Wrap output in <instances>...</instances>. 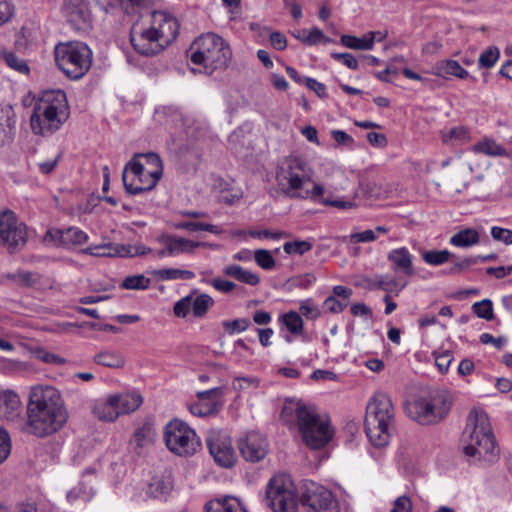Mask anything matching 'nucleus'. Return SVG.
<instances>
[{"instance_id": "obj_1", "label": "nucleus", "mask_w": 512, "mask_h": 512, "mask_svg": "<svg viewBox=\"0 0 512 512\" xmlns=\"http://www.w3.org/2000/svg\"><path fill=\"white\" fill-rule=\"evenodd\" d=\"M69 414L60 392L52 386L31 389L26 409L24 430L39 438L58 432L68 421Z\"/></svg>"}, {"instance_id": "obj_2", "label": "nucleus", "mask_w": 512, "mask_h": 512, "mask_svg": "<svg viewBox=\"0 0 512 512\" xmlns=\"http://www.w3.org/2000/svg\"><path fill=\"white\" fill-rule=\"evenodd\" d=\"M313 170L308 163L297 156L285 157L276 169L275 179L280 190L289 197L311 199L325 206L346 209L353 206L350 201L333 200L325 197V187L320 183H314L313 188L301 192L303 185L312 179Z\"/></svg>"}, {"instance_id": "obj_3", "label": "nucleus", "mask_w": 512, "mask_h": 512, "mask_svg": "<svg viewBox=\"0 0 512 512\" xmlns=\"http://www.w3.org/2000/svg\"><path fill=\"white\" fill-rule=\"evenodd\" d=\"M178 32L179 24L175 17L166 12L154 11L148 26L132 27L130 42L137 53L153 56L169 46L176 39Z\"/></svg>"}, {"instance_id": "obj_4", "label": "nucleus", "mask_w": 512, "mask_h": 512, "mask_svg": "<svg viewBox=\"0 0 512 512\" xmlns=\"http://www.w3.org/2000/svg\"><path fill=\"white\" fill-rule=\"evenodd\" d=\"M461 444L464 454L475 462L492 463L499 455L488 415L472 409L466 419Z\"/></svg>"}, {"instance_id": "obj_5", "label": "nucleus", "mask_w": 512, "mask_h": 512, "mask_svg": "<svg viewBox=\"0 0 512 512\" xmlns=\"http://www.w3.org/2000/svg\"><path fill=\"white\" fill-rule=\"evenodd\" d=\"M281 419L287 424L296 420L303 441L312 449L322 448L333 436L329 421L322 418L314 407L298 401L284 403Z\"/></svg>"}, {"instance_id": "obj_6", "label": "nucleus", "mask_w": 512, "mask_h": 512, "mask_svg": "<svg viewBox=\"0 0 512 512\" xmlns=\"http://www.w3.org/2000/svg\"><path fill=\"white\" fill-rule=\"evenodd\" d=\"M69 105L62 90H47L35 102L30 127L35 135H53L69 118Z\"/></svg>"}, {"instance_id": "obj_7", "label": "nucleus", "mask_w": 512, "mask_h": 512, "mask_svg": "<svg viewBox=\"0 0 512 512\" xmlns=\"http://www.w3.org/2000/svg\"><path fill=\"white\" fill-rule=\"evenodd\" d=\"M394 406L385 393H376L368 402L364 420L365 433L372 445L384 447L390 439L394 424Z\"/></svg>"}, {"instance_id": "obj_8", "label": "nucleus", "mask_w": 512, "mask_h": 512, "mask_svg": "<svg viewBox=\"0 0 512 512\" xmlns=\"http://www.w3.org/2000/svg\"><path fill=\"white\" fill-rule=\"evenodd\" d=\"M190 51L191 62L202 66L207 74L225 69L232 56L229 45L214 33L199 36L191 45Z\"/></svg>"}, {"instance_id": "obj_9", "label": "nucleus", "mask_w": 512, "mask_h": 512, "mask_svg": "<svg viewBox=\"0 0 512 512\" xmlns=\"http://www.w3.org/2000/svg\"><path fill=\"white\" fill-rule=\"evenodd\" d=\"M454 398L450 391L436 389L427 396L409 402L405 409L408 416L421 425L441 422L451 410Z\"/></svg>"}, {"instance_id": "obj_10", "label": "nucleus", "mask_w": 512, "mask_h": 512, "mask_svg": "<svg viewBox=\"0 0 512 512\" xmlns=\"http://www.w3.org/2000/svg\"><path fill=\"white\" fill-rule=\"evenodd\" d=\"M54 53L57 66L71 79H80L91 67L92 52L82 42L60 43Z\"/></svg>"}, {"instance_id": "obj_11", "label": "nucleus", "mask_w": 512, "mask_h": 512, "mask_svg": "<svg viewBox=\"0 0 512 512\" xmlns=\"http://www.w3.org/2000/svg\"><path fill=\"white\" fill-rule=\"evenodd\" d=\"M164 441L167 448L179 456L193 455L201 447L196 432L179 419H173L165 426Z\"/></svg>"}, {"instance_id": "obj_12", "label": "nucleus", "mask_w": 512, "mask_h": 512, "mask_svg": "<svg viewBox=\"0 0 512 512\" xmlns=\"http://www.w3.org/2000/svg\"><path fill=\"white\" fill-rule=\"evenodd\" d=\"M266 500L274 512H296L297 502L287 475H276L269 481Z\"/></svg>"}, {"instance_id": "obj_13", "label": "nucleus", "mask_w": 512, "mask_h": 512, "mask_svg": "<svg viewBox=\"0 0 512 512\" xmlns=\"http://www.w3.org/2000/svg\"><path fill=\"white\" fill-rule=\"evenodd\" d=\"M122 181L127 193L137 195L152 190L159 181L158 172H146L145 165L132 158L124 167Z\"/></svg>"}, {"instance_id": "obj_14", "label": "nucleus", "mask_w": 512, "mask_h": 512, "mask_svg": "<svg viewBox=\"0 0 512 512\" xmlns=\"http://www.w3.org/2000/svg\"><path fill=\"white\" fill-rule=\"evenodd\" d=\"M301 502L312 512H338V502L331 491L315 482L305 484Z\"/></svg>"}, {"instance_id": "obj_15", "label": "nucleus", "mask_w": 512, "mask_h": 512, "mask_svg": "<svg viewBox=\"0 0 512 512\" xmlns=\"http://www.w3.org/2000/svg\"><path fill=\"white\" fill-rule=\"evenodd\" d=\"M0 233L3 246L12 251L23 247L27 240L26 226L17 221L12 211L0 215Z\"/></svg>"}, {"instance_id": "obj_16", "label": "nucleus", "mask_w": 512, "mask_h": 512, "mask_svg": "<svg viewBox=\"0 0 512 512\" xmlns=\"http://www.w3.org/2000/svg\"><path fill=\"white\" fill-rule=\"evenodd\" d=\"M237 446L243 459L251 463L262 461L269 451V443L266 437L255 431L240 437Z\"/></svg>"}, {"instance_id": "obj_17", "label": "nucleus", "mask_w": 512, "mask_h": 512, "mask_svg": "<svg viewBox=\"0 0 512 512\" xmlns=\"http://www.w3.org/2000/svg\"><path fill=\"white\" fill-rule=\"evenodd\" d=\"M213 305L214 300L208 294L202 293L196 297L189 294L174 304L173 312L179 318H185L190 311L194 317L202 318Z\"/></svg>"}, {"instance_id": "obj_18", "label": "nucleus", "mask_w": 512, "mask_h": 512, "mask_svg": "<svg viewBox=\"0 0 512 512\" xmlns=\"http://www.w3.org/2000/svg\"><path fill=\"white\" fill-rule=\"evenodd\" d=\"M210 454L223 467H231L236 462V453L229 436L222 433L211 434L207 440Z\"/></svg>"}, {"instance_id": "obj_19", "label": "nucleus", "mask_w": 512, "mask_h": 512, "mask_svg": "<svg viewBox=\"0 0 512 512\" xmlns=\"http://www.w3.org/2000/svg\"><path fill=\"white\" fill-rule=\"evenodd\" d=\"M88 240L87 234L77 227L67 229H51L45 235V241L57 246L72 247L84 244Z\"/></svg>"}, {"instance_id": "obj_20", "label": "nucleus", "mask_w": 512, "mask_h": 512, "mask_svg": "<svg viewBox=\"0 0 512 512\" xmlns=\"http://www.w3.org/2000/svg\"><path fill=\"white\" fill-rule=\"evenodd\" d=\"M103 250L102 253H96L98 256L105 257H136L143 256L152 252V249L143 244H114L108 243L97 247Z\"/></svg>"}, {"instance_id": "obj_21", "label": "nucleus", "mask_w": 512, "mask_h": 512, "mask_svg": "<svg viewBox=\"0 0 512 512\" xmlns=\"http://www.w3.org/2000/svg\"><path fill=\"white\" fill-rule=\"evenodd\" d=\"M387 259L391 263V269L396 273H402L407 276L415 274L413 267V256L406 247L392 249L387 254Z\"/></svg>"}, {"instance_id": "obj_22", "label": "nucleus", "mask_w": 512, "mask_h": 512, "mask_svg": "<svg viewBox=\"0 0 512 512\" xmlns=\"http://www.w3.org/2000/svg\"><path fill=\"white\" fill-rule=\"evenodd\" d=\"M22 411L19 396L10 390L0 391V417L8 421L19 418Z\"/></svg>"}, {"instance_id": "obj_23", "label": "nucleus", "mask_w": 512, "mask_h": 512, "mask_svg": "<svg viewBox=\"0 0 512 512\" xmlns=\"http://www.w3.org/2000/svg\"><path fill=\"white\" fill-rule=\"evenodd\" d=\"M432 73L438 77L448 79L450 76L459 79H466L469 73L464 69L458 61L452 59H444L435 63Z\"/></svg>"}, {"instance_id": "obj_24", "label": "nucleus", "mask_w": 512, "mask_h": 512, "mask_svg": "<svg viewBox=\"0 0 512 512\" xmlns=\"http://www.w3.org/2000/svg\"><path fill=\"white\" fill-rule=\"evenodd\" d=\"M119 416L136 411L142 404L143 398L138 392L112 395Z\"/></svg>"}, {"instance_id": "obj_25", "label": "nucleus", "mask_w": 512, "mask_h": 512, "mask_svg": "<svg viewBox=\"0 0 512 512\" xmlns=\"http://www.w3.org/2000/svg\"><path fill=\"white\" fill-rule=\"evenodd\" d=\"M62 13L71 23L85 22L87 17V5L84 0H64Z\"/></svg>"}, {"instance_id": "obj_26", "label": "nucleus", "mask_w": 512, "mask_h": 512, "mask_svg": "<svg viewBox=\"0 0 512 512\" xmlns=\"http://www.w3.org/2000/svg\"><path fill=\"white\" fill-rule=\"evenodd\" d=\"M366 287L370 290H383L385 292H399L405 286L406 283H400L395 278L387 276V275H377L373 278H366L365 280Z\"/></svg>"}, {"instance_id": "obj_27", "label": "nucleus", "mask_w": 512, "mask_h": 512, "mask_svg": "<svg viewBox=\"0 0 512 512\" xmlns=\"http://www.w3.org/2000/svg\"><path fill=\"white\" fill-rule=\"evenodd\" d=\"M223 273L228 277H232L235 280L250 286H257L261 281V278L257 273L245 269L237 264L227 265L223 269Z\"/></svg>"}, {"instance_id": "obj_28", "label": "nucleus", "mask_w": 512, "mask_h": 512, "mask_svg": "<svg viewBox=\"0 0 512 512\" xmlns=\"http://www.w3.org/2000/svg\"><path fill=\"white\" fill-rule=\"evenodd\" d=\"M93 414L101 421L113 422L119 417L112 395L106 400L96 401L92 408Z\"/></svg>"}, {"instance_id": "obj_29", "label": "nucleus", "mask_w": 512, "mask_h": 512, "mask_svg": "<svg viewBox=\"0 0 512 512\" xmlns=\"http://www.w3.org/2000/svg\"><path fill=\"white\" fill-rule=\"evenodd\" d=\"M5 121L0 122V145H6L13 141L15 133V113L11 106L7 105L1 109Z\"/></svg>"}, {"instance_id": "obj_30", "label": "nucleus", "mask_w": 512, "mask_h": 512, "mask_svg": "<svg viewBox=\"0 0 512 512\" xmlns=\"http://www.w3.org/2000/svg\"><path fill=\"white\" fill-rule=\"evenodd\" d=\"M378 33H368L359 38L353 35L344 34L340 38L343 46L354 50H371L376 42V35Z\"/></svg>"}, {"instance_id": "obj_31", "label": "nucleus", "mask_w": 512, "mask_h": 512, "mask_svg": "<svg viewBox=\"0 0 512 512\" xmlns=\"http://www.w3.org/2000/svg\"><path fill=\"white\" fill-rule=\"evenodd\" d=\"M8 281L19 287H32L37 283V277L33 272L23 270L0 275V284H5Z\"/></svg>"}, {"instance_id": "obj_32", "label": "nucleus", "mask_w": 512, "mask_h": 512, "mask_svg": "<svg viewBox=\"0 0 512 512\" xmlns=\"http://www.w3.org/2000/svg\"><path fill=\"white\" fill-rule=\"evenodd\" d=\"M169 252L173 255L181 253H192L197 247H211L210 244L205 242H195L180 237H169Z\"/></svg>"}, {"instance_id": "obj_33", "label": "nucleus", "mask_w": 512, "mask_h": 512, "mask_svg": "<svg viewBox=\"0 0 512 512\" xmlns=\"http://www.w3.org/2000/svg\"><path fill=\"white\" fill-rule=\"evenodd\" d=\"M205 512H242L240 503L232 497L214 499L206 503Z\"/></svg>"}, {"instance_id": "obj_34", "label": "nucleus", "mask_w": 512, "mask_h": 512, "mask_svg": "<svg viewBox=\"0 0 512 512\" xmlns=\"http://www.w3.org/2000/svg\"><path fill=\"white\" fill-rule=\"evenodd\" d=\"M480 240L479 233L472 228H466L458 231L450 238L453 246L467 248L477 244Z\"/></svg>"}, {"instance_id": "obj_35", "label": "nucleus", "mask_w": 512, "mask_h": 512, "mask_svg": "<svg viewBox=\"0 0 512 512\" xmlns=\"http://www.w3.org/2000/svg\"><path fill=\"white\" fill-rule=\"evenodd\" d=\"M152 274L159 280H190L195 277V273L190 270H183L178 268H164L154 270Z\"/></svg>"}, {"instance_id": "obj_36", "label": "nucleus", "mask_w": 512, "mask_h": 512, "mask_svg": "<svg viewBox=\"0 0 512 512\" xmlns=\"http://www.w3.org/2000/svg\"><path fill=\"white\" fill-rule=\"evenodd\" d=\"M172 490V482L169 478H153L147 485L146 493L152 498L165 497Z\"/></svg>"}, {"instance_id": "obj_37", "label": "nucleus", "mask_w": 512, "mask_h": 512, "mask_svg": "<svg viewBox=\"0 0 512 512\" xmlns=\"http://www.w3.org/2000/svg\"><path fill=\"white\" fill-rule=\"evenodd\" d=\"M94 362L109 368H120L125 364L124 357L115 351H101L94 356Z\"/></svg>"}, {"instance_id": "obj_38", "label": "nucleus", "mask_w": 512, "mask_h": 512, "mask_svg": "<svg viewBox=\"0 0 512 512\" xmlns=\"http://www.w3.org/2000/svg\"><path fill=\"white\" fill-rule=\"evenodd\" d=\"M0 58L9 68L15 70L18 73L28 74L30 71L27 62L13 51H0Z\"/></svg>"}, {"instance_id": "obj_39", "label": "nucleus", "mask_w": 512, "mask_h": 512, "mask_svg": "<svg viewBox=\"0 0 512 512\" xmlns=\"http://www.w3.org/2000/svg\"><path fill=\"white\" fill-rule=\"evenodd\" d=\"M156 436L155 430L150 423H144L134 432V442L140 448L149 445L154 441Z\"/></svg>"}, {"instance_id": "obj_40", "label": "nucleus", "mask_w": 512, "mask_h": 512, "mask_svg": "<svg viewBox=\"0 0 512 512\" xmlns=\"http://www.w3.org/2000/svg\"><path fill=\"white\" fill-rule=\"evenodd\" d=\"M177 229L187 230V231H208L210 233L219 235L222 233V229L213 224L202 223V222H193V221H182L175 225Z\"/></svg>"}, {"instance_id": "obj_41", "label": "nucleus", "mask_w": 512, "mask_h": 512, "mask_svg": "<svg viewBox=\"0 0 512 512\" xmlns=\"http://www.w3.org/2000/svg\"><path fill=\"white\" fill-rule=\"evenodd\" d=\"M472 150L489 156H503L506 154V150L493 140L479 142L473 146Z\"/></svg>"}, {"instance_id": "obj_42", "label": "nucleus", "mask_w": 512, "mask_h": 512, "mask_svg": "<svg viewBox=\"0 0 512 512\" xmlns=\"http://www.w3.org/2000/svg\"><path fill=\"white\" fill-rule=\"evenodd\" d=\"M150 283V278L139 274L126 277L122 281L121 287L127 290H146L150 286Z\"/></svg>"}, {"instance_id": "obj_43", "label": "nucleus", "mask_w": 512, "mask_h": 512, "mask_svg": "<svg viewBox=\"0 0 512 512\" xmlns=\"http://www.w3.org/2000/svg\"><path fill=\"white\" fill-rule=\"evenodd\" d=\"M133 158L139 160L143 158L145 163H143L146 167V172H158L159 169V179L163 173V164L160 157L156 153H147V154H135Z\"/></svg>"}, {"instance_id": "obj_44", "label": "nucleus", "mask_w": 512, "mask_h": 512, "mask_svg": "<svg viewBox=\"0 0 512 512\" xmlns=\"http://www.w3.org/2000/svg\"><path fill=\"white\" fill-rule=\"evenodd\" d=\"M500 57V50L496 46H490L483 51L478 59L479 68L490 69L492 68Z\"/></svg>"}, {"instance_id": "obj_45", "label": "nucleus", "mask_w": 512, "mask_h": 512, "mask_svg": "<svg viewBox=\"0 0 512 512\" xmlns=\"http://www.w3.org/2000/svg\"><path fill=\"white\" fill-rule=\"evenodd\" d=\"M282 322L289 332L292 334H299L303 330V320L301 316L295 311H289L282 317Z\"/></svg>"}, {"instance_id": "obj_46", "label": "nucleus", "mask_w": 512, "mask_h": 512, "mask_svg": "<svg viewBox=\"0 0 512 512\" xmlns=\"http://www.w3.org/2000/svg\"><path fill=\"white\" fill-rule=\"evenodd\" d=\"M452 254L448 250H430L423 253V260L433 266L446 263Z\"/></svg>"}, {"instance_id": "obj_47", "label": "nucleus", "mask_w": 512, "mask_h": 512, "mask_svg": "<svg viewBox=\"0 0 512 512\" xmlns=\"http://www.w3.org/2000/svg\"><path fill=\"white\" fill-rule=\"evenodd\" d=\"M313 245L307 240H295L291 242H285L283 250L287 254L303 255L312 249Z\"/></svg>"}, {"instance_id": "obj_48", "label": "nucleus", "mask_w": 512, "mask_h": 512, "mask_svg": "<svg viewBox=\"0 0 512 512\" xmlns=\"http://www.w3.org/2000/svg\"><path fill=\"white\" fill-rule=\"evenodd\" d=\"M253 257L257 265L264 270H272L276 265L275 259L269 250L258 249L253 253Z\"/></svg>"}, {"instance_id": "obj_49", "label": "nucleus", "mask_w": 512, "mask_h": 512, "mask_svg": "<svg viewBox=\"0 0 512 512\" xmlns=\"http://www.w3.org/2000/svg\"><path fill=\"white\" fill-rule=\"evenodd\" d=\"M472 310L479 318L485 320H492L494 318L492 302L489 299L475 302L472 305Z\"/></svg>"}, {"instance_id": "obj_50", "label": "nucleus", "mask_w": 512, "mask_h": 512, "mask_svg": "<svg viewBox=\"0 0 512 512\" xmlns=\"http://www.w3.org/2000/svg\"><path fill=\"white\" fill-rule=\"evenodd\" d=\"M251 325L248 318H240L235 320H226L222 322L223 328L229 334L240 333L247 330Z\"/></svg>"}, {"instance_id": "obj_51", "label": "nucleus", "mask_w": 512, "mask_h": 512, "mask_svg": "<svg viewBox=\"0 0 512 512\" xmlns=\"http://www.w3.org/2000/svg\"><path fill=\"white\" fill-rule=\"evenodd\" d=\"M189 410L193 415L199 417L211 415L217 411L215 402L205 401H199L198 403L190 405Z\"/></svg>"}, {"instance_id": "obj_52", "label": "nucleus", "mask_w": 512, "mask_h": 512, "mask_svg": "<svg viewBox=\"0 0 512 512\" xmlns=\"http://www.w3.org/2000/svg\"><path fill=\"white\" fill-rule=\"evenodd\" d=\"M15 11L16 7L12 0H0V27L12 20Z\"/></svg>"}, {"instance_id": "obj_53", "label": "nucleus", "mask_w": 512, "mask_h": 512, "mask_svg": "<svg viewBox=\"0 0 512 512\" xmlns=\"http://www.w3.org/2000/svg\"><path fill=\"white\" fill-rule=\"evenodd\" d=\"M347 304L335 298V296H328L323 302V310L329 314H339L347 308Z\"/></svg>"}, {"instance_id": "obj_54", "label": "nucleus", "mask_w": 512, "mask_h": 512, "mask_svg": "<svg viewBox=\"0 0 512 512\" xmlns=\"http://www.w3.org/2000/svg\"><path fill=\"white\" fill-rule=\"evenodd\" d=\"M333 40L323 34L318 28L307 30V37H305V44L309 46L317 45L319 43H331Z\"/></svg>"}, {"instance_id": "obj_55", "label": "nucleus", "mask_w": 512, "mask_h": 512, "mask_svg": "<svg viewBox=\"0 0 512 512\" xmlns=\"http://www.w3.org/2000/svg\"><path fill=\"white\" fill-rule=\"evenodd\" d=\"M223 395L222 388L216 387L205 391H200L197 393V397L199 401L205 402H215L216 410H218V406L220 405L219 399Z\"/></svg>"}, {"instance_id": "obj_56", "label": "nucleus", "mask_w": 512, "mask_h": 512, "mask_svg": "<svg viewBox=\"0 0 512 512\" xmlns=\"http://www.w3.org/2000/svg\"><path fill=\"white\" fill-rule=\"evenodd\" d=\"M11 452V439L6 430L0 427V465L8 458Z\"/></svg>"}, {"instance_id": "obj_57", "label": "nucleus", "mask_w": 512, "mask_h": 512, "mask_svg": "<svg viewBox=\"0 0 512 512\" xmlns=\"http://www.w3.org/2000/svg\"><path fill=\"white\" fill-rule=\"evenodd\" d=\"M492 237L506 245L512 244V230L494 226L491 228Z\"/></svg>"}, {"instance_id": "obj_58", "label": "nucleus", "mask_w": 512, "mask_h": 512, "mask_svg": "<svg viewBox=\"0 0 512 512\" xmlns=\"http://www.w3.org/2000/svg\"><path fill=\"white\" fill-rule=\"evenodd\" d=\"M317 278L313 273H306L296 276L291 279V284L294 287L306 289L316 282Z\"/></svg>"}, {"instance_id": "obj_59", "label": "nucleus", "mask_w": 512, "mask_h": 512, "mask_svg": "<svg viewBox=\"0 0 512 512\" xmlns=\"http://www.w3.org/2000/svg\"><path fill=\"white\" fill-rule=\"evenodd\" d=\"M468 138V131L464 127H454L443 134V141L447 144L452 140L465 141Z\"/></svg>"}, {"instance_id": "obj_60", "label": "nucleus", "mask_w": 512, "mask_h": 512, "mask_svg": "<svg viewBox=\"0 0 512 512\" xmlns=\"http://www.w3.org/2000/svg\"><path fill=\"white\" fill-rule=\"evenodd\" d=\"M331 57L336 61H341L346 67L357 70L359 67L357 59L351 53H332Z\"/></svg>"}, {"instance_id": "obj_61", "label": "nucleus", "mask_w": 512, "mask_h": 512, "mask_svg": "<svg viewBox=\"0 0 512 512\" xmlns=\"http://www.w3.org/2000/svg\"><path fill=\"white\" fill-rule=\"evenodd\" d=\"M353 294V291L351 288H348L346 286L342 285H336L332 289V295L335 296V298L341 300L345 304L349 305L350 298Z\"/></svg>"}, {"instance_id": "obj_62", "label": "nucleus", "mask_w": 512, "mask_h": 512, "mask_svg": "<svg viewBox=\"0 0 512 512\" xmlns=\"http://www.w3.org/2000/svg\"><path fill=\"white\" fill-rule=\"evenodd\" d=\"M300 312L310 319H317L320 316V310L313 305L310 300H305L300 304Z\"/></svg>"}, {"instance_id": "obj_63", "label": "nucleus", "mask_w": 512, "mask_h": 512, "mask_svg": "<svg viewBox=\"0 0 512 512\" xmlns=\"http://www.w3.org/2000/svg\"><path fill=\"white\" fill-rule=\"evenodd\" d=\"M303 81L306 87L314 91L320 98L327 96L326 87L323 83H320L316 79L310 77H305Z\"/></svg>"}, {"instance_id": "obj_64", "label": "nucleus", "mask_w": 512, "mask_h": 512, "mask_svg": "<svg viewBox=\"0 0 512 512\" xmlns=\"http://www.w3.org/2000/svg\"><path fill=\"white\" fill-rule=\"evenodd\" d=\"M391 512H412V502L407 496H400L394 501Z\"/></svg>"}]
</instances>
